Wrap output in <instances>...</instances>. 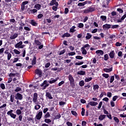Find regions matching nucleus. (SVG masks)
I'll list each match as a JSON object with an SVG mask.
<instances>
[{"label":"nucleus","mask_w":126,"mask_h":126,"mask_svg":"<svg viewBox=\"0 0 126 126\" xmlns=\"http://www.w3.org/2000/svg\"><path fill=\"white\" fill-rule=\"evenodd\" d=\"M50 113L49 112H47L46 115L44 116V119H47V118H50Z\"/></svg>","instance_id":"nucleus-45"},{"label":"nucleus","mask_w":126,"mask_h":126,"mask_svg":"<svg viewBox=\"0 0 126 126\" xmlns=\"http://www.w3.org/2000/svg\"><path fill=\"white\" fill-rule=\"evenodd\" d=\"M114 120L117 123V124H119V123H120V120H119V118H118V117H114Z\"/></svg>","instance_id":"nucleus-46"},{"label":"nucleus","mask_w":126,"mask_h":126,"mask_svg":"<svg viewBox=\"0 0 126 126\" xmlns=\"http://www.w3.org/2000/svg\"><path fill=\"white\" fill-rule=\"evenodd\" d=\"M36 74H37L38 75H39V77H41L42 76V71L39 69H36L35 71Z\"/></svg>","instance_id":"nucleus-16"},{"label":"nucleus","mask_w":126,"mask_h":126,"mask_svg":"<svg viewBox=\"0 0 126 126\" xmlns=\"http://www.w3.org/2000/svg\"><path fill=\"white\" fill-rule=\"evenodd\" d=\"M55 5H56V6H59V3L57 2L56 0H52L50 3V5L53 6Z\"/></svg>","instance_id":"nucleus-11"},{"label":"nucleus","mask_w":126,"mask_h":126,"mask_svg":"<svg viewBox=\"0 0 126 126\" xmlns=\"http://www.w3.org/2000/svg\"><path fill=\"white\" fill-rule=\"evenodd\" d=\"M107 96L109 98H111V97H112V93L109 92H107Z\"/></svg>","instance_id":"nucleus-62"},{"label":"nucleus","mask_w":126,"mask_h":126,"mask_svg":"<svg viewBox=\"0 0 126 126\" xmlns=\"http://www.w3.org/2000/svg\"><path fill=\"white\" fill-rule=\"evenodd\" d=\"M115 38H116L115 34H110L109 36L108 37L109 39H111V40H110L111 42H112V41H115Z\"/></svg>","instance_id":"nucleus-18"},{"label":"nucleus","mask_w":126,"mask_h":126,"mask_svg":"<svg viewBox=\"0 0 126 126\" xmlns=\"http://www.w3.org/2000/svg\"><path fill=\"white\" fill-rule=\"evenodd\" d=\"M44 122H45V123H46V124H50V123H52V120H51V119H49L46 118V119L44 120Z\"/></svg>","instance_id":"nucleus-41"},{"label":"nucleus","mask_w":126,"mask_h":126,"mask_svg":"<svg viewBox=\"0 0 126 126\" xmlns=\"http://www.w3.org/2000/svg\"><path fill=\"white\" fill-rule=\"evenodd\" d=\"M41 4H36L34 5V8H35L37 10H40L41 9Z\"/></svg>","instance_id":"nucleus-23"},{"label":"nucleus","mask_w":126,"mask_h":126,"mask_svg":"<svg viewBox=\"0 0 126 126\" xmlns=\"http://www.w3.org/2000/svg\"><path fill=\"white\" fill-rule=\"evenodd\" d=\"M118 98H119V96H118V95L114 96L112 98V100H113V102H115V101H116V100H117V99H118Z\"/></svg>","instance_id":"nucleus-54"},{"label":"nucleus","mask_w":126,"mask_h":126,"mask_svg":"<svg viewBox=\"0 0 126 126\" xmlns=\"http://www.w3.org/2000/svg\"><path fill=\"white\" fill-rule=\"evenodd\" d=\"M71 113L72 115H73V116H75V117H77V113H76L75 111L72 110L71 111Z\"/></svg>","instance_id":"nucleus-47"},{"label":"nucleus","mask_w":126,"mask_h":126,"mask_svg":"<svg viewBox=\"0 0 126 126\" xmlns=\"http://www.w3.org/2000/svg\"><path fill=\"white\" fill-rule=\"evenodd\" d=\"M30 24L32 25V26H38V23H37L34 20H32L31 21Z\"/></svg>","instance_id":"nucleus-21"},{"label":"nucleus","mask_w":126,"mask_h":126,"mask_svg":"<svg viewBox=\"0 0 126 126\" xmlns=\"http://www.w3.org/2000/svg\"><path fill=\"white\" fill-rule=\"evenodd\" d=\"M85 114V109H84V108H82L81 115L82 116V117L84 116Z\"/></svg>","instance_id":"nucleus-50"},{"label":"nucleus","mask_w":126,"mask_h":126,"mask_svg":"<svg viewBox=\"0 0 126 126\" xmlns=\"http://www.w3.org/2000/svg\"><path fill=\"white\" fill-rule=\"evenodd\" d=\"M92 37V34H91L90 33H87V36H86V39L87 40H89L90 39H91Z\"/></svg>","instance_id":"nucleus-28"},{"label":"nucleus","mask_w":126,"mask_h":126,"mask_svg":"<svg viewBox=\"0 0 126 126\" xmlns=\"http://www.w3.org/2000/svg\"><path fill=\"white\" fill-rule=\"evenodd\" d=\"M117 11H118L119 13H124V10L121 8H117Z\"/></svg>","instance_id":"nucleus-61"},{"label":"nucleus","mask_w":126,"mask_h":126,"mask_svg":"<svg viewBox=\"0 0 126 126\" xmlns=\"http://www.w3.org/2000/svg\"><path fill=\"white\" fill-rule=\"evenodd\" d=\"M14 98H15V96L14 94H11L10 95V101L11 103H13L14 102Z\"/></svg>","instance_id":"nucleus-29"},{"label":"nucleus","mask_w":126,"mask_h":126,"mask_svg":"<svg viewBox=\"0 0 126 126\" xmlns=\"http://www.w3.org/2000/svg\"><path fill=\"white\" fill-rule=\"evenodd\" d=\"M95 11V7L90 6L87 9L83 10V12L84 14H87V13H89L90 12H93Z\"/></svg>","instance_id":"nucleus-2"},{"label":"nucleus","mask_w":126,"mask_h":126,"mask_svg":"<svg viewBox=\"0 0 126 126\" xmlns=\"http://www.w3.org/2000/svg\"><path fill=\"white\" fill-rule=\"evenodd\" d=\"M120 27V26L119 25H111V28L112 29H118Z\"/></svg>","instance_id":"nucleus-32"},{"label":"nucleus","mask_w":126,"mask_h":126,"mask_svg":"<svg viewBox=\"0 0 126 126\" xmlns=\"http://www.w3.org/2000/svg\"><path fill=\"white\" fill-rule=\"evenodd\" d=\"M115 55H116V53H115V51L113 50L110 52L109 56L110 59H114L115 58Z\"/></svg>","instance_id":"nucleus-15"},{"label":"nucleus","mask_w":126,"mask_h":126,"mask_svg":"<svg viewBox=\"0 0 126 126\" xmlns=\"http://www.w3.org/2000/svg\"><path fill=\"white\" fill-rule=\"evenodd\" d=\"M126 17V12H125V14L121 17V19L117 20L118 23H120L121 22H123V20H125V19Z\"/></svg>","instance_id":"nucleus-14"},{"label":"nucleus","mask_w":126,"mask_h":126,"mask_svg":"<svg viewBox=\"0 0 126 126\" xmlns=\"http://www.w3.org/2000/svg\"><path fill=\"white\" fill-rule=\"evenodd\" d=\"M16 114L18 115V116L21 115L22 114V111H21L20 110V109H17L16 111Z\"/></svg>","instance_id":"nucleus-40"},{"label":"nucleus","mask_w":126,"mask_h":126,"mask_svg":"<svg viewBox=\"0 0 126 126\" xmlns=\"http://www.w3.org/2000/svg\"><path fill=\"white\" fill-rule=\"evenodd\" d=\"M77 74L79 75H85L86 74V72L83 70H80L78 71Z\"/></svg>","instance_id":"nucleus-20"},{"label":"nucleus","mask_w":126,"mask_h":126,"mask_svg":"<svg viewBox=\"0 0 126 126\" xmlns=\"http://www.w3.org/2000/svg\"><path fill=\"white\" fill-rule=\"evenodd\" d=\"M85 84V83L84 82V80H81L79 83V85L81 87H82L84 86Z\"/></svg>","instance_id":"nucleus-31"},{"label":"nucleus","mask_w":126,"mask_h":126,"mask_svg":"<svg viewBox=\"0 0 126 126\" xmlns=\"http://www.w3.org/2000/svg\"><path fill=\"white\" fill-rule=\"evenodd\" d=\"M49 86L50 84H49L48 81L47 80H44L43 82L40 85V86L42 90H45V89H46L47 87H49Z\"/></svg>","instance_id":"nucleus-3"},{"label":"nucleus","mask_w":126,"mask_h":126,"mask_svg":"<svg viewBox=\"0 0 126 126\" xmlns=\"http://www.w3.org/2000/svg\"><path fill=\"white\" fill-rule=\"evenodd\" d=\"M89 47H90V45L88 44H85L83 47L81 48L82 50V55H87V51L85 50V48L88 51L89 50Z\"/></svg>","instance_id":"nucleus-4"},{"label":"nucleus","mask_w":126,"mask_h":126,"mask_svg":"<svg viewBox=\"0 0 126 126\" xmlns=\"http://www.w3.org/2000/svg\"><path fill=\"white\" fill-rule=\"evenodd\" d=\"M45 96L46 100H48V99H49V100H52V99H53L52 94H51L50 92H46L45 94Z\"/></svg>","instance_id":"nucleus-9"},{"label":"nucleus","mask_w":126,"mask_h":126,"mask_svg":"<svg viewBox=\"0 0 126 126\" xmlns=\"http://www.w3.org/2000/svg\"><path fill=\"white\" fill-rule=\"evenodd\" d=\"M113 71V67H110V68H104L103 71L105 72H111V71Z\"/></svg>","instance_id":"nucleus-22"},{"label":"nucleus","mask_w":126,"mask_h":126,"mask_svg":"<svg viewBox=\"0 0 126 126\" xmlns=\"http://www.w3.org/2000/svg\"><path fill=\"white\" fill-rule=\"evenodd\" d=\"M42 116H43V112L42 111H39L38 113L36 115V120H41L42 118Z\"/></svg>","instance_id":"nucleus-10"},{"label":"nucleus","mask_w":126,"mask_h":126,"mask_svg":"<svg viewBox=\"0 0 126 126\" xmlns=\"http://www.w3.org/2000/svg\"><path fill=\"white\" fill-rule=\"evenodd\" d=\"M115 46H116V47H121V46H123V44H122V43H120L119 42H117L115 44Z\"/></svg>","instance_id":"nucleus-48"},{"label":"nucleus","mask_w":126,"mask_h":126,"mask_svg":"<svg viewBox=\"0 0 126 126\" xmlns=\"http://www.w3.org/2000/svg\"><path fill=\"white\" fill-rule=\"evenodd\" d=\"M58 79H59V78H56L55 79L51 78V80L47 81V82L50 83V84H53V83H55V82H57V81H58Z\"/></svg>","instance_id":"nucleus-13"},{"label":"nucleus","mask_w":126,"mask_h":126,"mask_svg":"<svg viewBox=\"0 0 126 126\" xmlns=\"http://www.w3.org/2000/svg\"><path fill=\"white\" fill-rule=\"evenodd\" d=\"M34 43L37 46H38V49L41 50V49H43V47H44V45L42 44V43L40 42L38 40L35 39L34 40Z\"/></svg>","instance_id":"nucleus-6"},{"label":"nucleus","mask_w":126,"mask_h":126,"mask_svg":"<svg viewBox=\"0 0 126 126\" xmlns=\"http://www.w3.org/2000/svg\"><path fill=\"white\" fill-rule=\"evenodd\" d=\"M83 63H84V62L83 61H82L80 63H75V65H81L83 64Z\"/></svg>","instance_id":"nucleus-53"},{"label":"nucleus","mask_w":126,"mask_h":126,"mask_svg":"<svg viewBox=\"0 0 126 126\" xmlns=\"http://www.w3.org/2000/svg\"><path fill=\"white\" fill-rule=\"evenodd\" d=\"M0 87L2 89V90H4V89H5V85H4V84L3 83L0 84Z\"/></svg>","instance_id":"nucleus-43"},{"label":"nucleus","mask_w":126,"mask_h":126,"mask_svg":"<svg viewBox=\"0 0 126 126\" xmlns=\"http://www.w3.org/2000/svg\"><path fill=\"white\" fill-rule=\"evenodd\" d=\"M14 53H15V54H16V55H20V51H18L17 49H14L13 50Z\"/></svg>","instance_id":"nucleus-52"},{"label":"nucleus","mask_w":126,"mask_h":126,"mask_svg":"<svg viewBox=\"0 0 126 126\" xmlns=\"http://www.w3.org/2000/svg\"><path fill=\"white\" fill-rule=\"evenodd\" d=\"M115 80V76H111L110 79V83H113Z\"/></svg>","instance_id":"nucleus-37"},{"label":"nucleus","mask_w":126,"mask_h":126,"mask_svg":"<svg viewBox=\"0 0 126 126\" xmlns=\"http://www.w3.org/2000/svg\"><path fill=\"white\" fill-rule=\"evenodd\" d=\"M15 99L21 100L23 99V95L21 94L18 93L15 95Z\"/></svg>","instance_id":"nucleus-8"},{"label":"nucleus","mask_w":126,"mask_h":126,"mask_svg":"<svg viewBox=\"0 0 126 126\" xmlns=\"http://www.w3.org/2000/svg\"><path fill=\"white\" fill-rule=\"evenodd\" d=\"M102 76H103V77H104L105 78H108L109 74L103 73V74H102Z\"/></svg>","instance_id":"nucleus-55"},{"label":"nucleus","mask_w":126,"mask_h":126,"mask_svg":"<svg viewBox=\"0 0 126 126\" xmlns=\"http://www.w3.org/2000/svg\"><path fill=\"white\" fill-rule=\"evenodd\" d=\"M13 113V110H10L7 112V115L12 118V119H16V115L14 114Z\"/></svg>","instance_id":"nucleus-7"},{"label":"nucleus","mask_w":126,"mask_h":126,"mask_svg":"<svg viewBox=\"0 0 126 126\" xmlns=\"http://www.w3.org/2000/svg\"><path fill=\"white\" fill-rule=\"evenodd\" d=\"M38 100V94L37 93H34L33 94V96L32 98V101L34 104H36L34 106L35 110H39L40 108H41V104H42V101H37Z\"/></svg>","instance_id":"nucleus-1"},{"label":"nucleus","mask_w":126,"mask_h":126,"mask_svg":"<svg viewBox=\"0 0 126 126\" xmlns=\"http://www.w3.org/2000/svg\"><path fill=\"white\" fill-rule=\"evenodd\" d=\"M11 57H12V55H11V54L10 53H9L7 54L8 61H9V60H10V59H11Z\"/></svg>","instance_id":"nucleus-57"},{"label":"nucleus","mask_w":126,"mask_h":126,"mask_svg":"<svg viewBox=\"0 0 126 126\" xmlns=\"http://www.w3.org/2000/svg\"><path fill=\"white\" fill-rule=\"evenodd\" d=\"M93 89L94 90H96V89H99V85H94Z\"/></svg>","instance_id":"nucleus-58"},{"label":"nucleus","mask_w":126,"mask_h":126,"mask_svg":"<svg viewBox=\"0 0 126 126\" xmlns=\"http://www.w3.org/2000/svg\"><path fill=\"white\" fill-rule=\"evenodd\" d=\"M76 27L75 26H72V28H71L69 30L70 33H74V32H75V29Z\"/></svg>","instance_id":"nucleus-26"},{"label":"nucleus","mask_w":126,"mask_h":126,"mask_svg":"<svg viewBox=\"0 0 126 126\" xmlns=\"http://www.w3.org/2000/svg\"><path fill=\"white\" fill-rule=\"evenodd\" d=\"M104 61H108V60H109V55H108V54L104 55Z\"/></svg>","instance_id":"nucleus-49"},{"label":"nucleus","mask_w":126,"mask_h":126,"mask_svg":"<svg viewBox=\"0 0 126 126\" xmlns=\"http://www.w3.org/2000/svg\"><path fill=\"white\" fill-rule=\"evenodd\" d=\"M90 104H91V106H97V105H98V103L94 101H90Z\"/></svg>","instance_id":"nucleus-33"},{"label":"nucleus","mask_w":126,"mask_h":126,"mask_svg":"<svg viewBox=\"0 0 126 126\" xmlns=\"http://www.w3.org/2000/svg\"><path fill=\"white\" fill-rule=\"evenodd\" d=\"M75 58L77 60H82L83 59V57H82L81 56H76Z\"/></svg>","instance_id":"nucleus-59"},{"label":"nucleus","mask_w":126,"mask_h":126,"mask_svg":"<svg viewBox=\"0 0 126 126\" xmlns=\"http://www.w3.org/2000/svg\"><path fill=\"white\" fill-rule=\"evenodd\" d=\"M17 37H18V33H15L13 35L10 37V39H11V40H14V39H16Z\"/></svg>","instance_id":"nucleus-19"},{"label":"nucleus","mask_w":126,"mask_h":126,"mask_svg":"<svg viewBox=\"0 0 126 126\" xmlns=\"http://www.w3.org/2000/svg\"><path fill=\"white\" fill-rule=\"evenodd\" d=\"M22 44H23V42H22V41H20L16 44H15V47L16 49H20V47L21 46V45H22Z\"/></svg>","instance_id":"nucleus-17"},{"label":"nucleus","mask_w":126,"mask_h":126,"mask_svg":"<svg viewBox=\"0 0 126 126\" xmlns=\"http://www.w3.org/2000/svg\"><path fill=\"white\" fill-rule=\"evenodd\" d=\"M65 53V49H63L62 50L60 53H59V56H62V55H63Z\"/></svg>","instance_id":"nucleus-56"},{"label":"nucleus","mask_w":126,"mask_h":126,"mask_svg":"<svg viewBox=\"0 0 126 126\" xmlns=\"http://www.w3.org/2000/svg\"><path fill=\"white\" fill-rule=\"evenodd\" d=\"M70 34H69L68 32H66L62 35V38H64L65 37H70Z\"/></svg>","instance_id":"nucleus-34"},{"label":"nucleus","mask_w":126,"mask_h":126,"mask_svg":"<svg viewBox=\"0 0 126 126\" xmlns=\"http://www.w3.org/2000/svg\"><path fill=\"white\" fill-rule=\"evenodd\" d=\"M106 117V115H100L98 117V120H99V121H103Z\"/></svg>","instance_id":"nucleus-25"},{"label":"nucleus","mask_w":126,"mask_h":126,"mask_svg":"<svg viewBox=\"0 0 126 126\" xmlns=\"http://www.w3.org/2000/svg\"><path fill=\"white\" fill-rule=\"evenodd\" d=\"M84 2V5H85V4H91V3H92V2H91V1H89V0H86Z\"/></svg>","instance_id":"nucleus-44"},{"label":"nucleus","mask_w":126,"mask_h":126,"mask_svg":"<svg viewBox=\"0 0 126 126\" xmlns=\"http://www.w3.org/2000/svg\"><path fill=\"white\" fill-rule=\"evenodd\" d=\"M38 12V10L36 9H33L32 10H30L31 13H32V14H34V13H36Z\"/></svg>","instance_id":"nucleus-35"},{"label":"nucleus","mask_w":126,"mask_h":126,"mask_svg":"<svg viewBox=\"0 0 126 126\" xmlns=\"http://www.w3.org/2000/svg\"><path fill=\"white\" fill-rule=\"evenodd\" d=\"M112 27V25L105 24L103 25V29H110Z\"/></svg>","instance_id":"nucleus-12"},{"label":"nucleus","mask_w":126,"mask_h":126,"mask_svg":"<svg viewBox=\"0 0 126 126\" xmlns=\"http://www.w3.org/2000/svg\"><path fill=\"white\" fill-rule=\"evenodd\" d=\"M61 117H62V116H61V114L58 113L57 115L55 116L54 120H58L59 119H61Z\"/></svg>","instance_id":"nucleus-36"},{"label":"nucleus","mask_w":126,"mask_h":126,"mask_svg":"<svg viewBox=\"0 0 126 126\" xmlns=\"http://www.w3.org/2000/svg\"><path fill=\"white\" fill-rule=\"evenodd\" d=\"M93 78L92 77H90V78H87L86 77V78L85 79V82H89V81H91V80H92Z\"/></svg>","instance_id":"nucleus-38"},{"label":"nucleus","mask_w":126,"mask_h":126,"mask_svg":"<svg viewBox=\"0 0 126 126\" xmlns=\"http://www.w3.org/2000/svg\"><path fill=\"white\" fill-rule=\"evenodd\" d=\"M36 60H37V58H36V56H34L33 59H32V65L36 64Z\"/></svg>","instance_id":"nucleus-27"},{"label":"nucleus","mask_w":126,"mask_h":126,"mask_svg":"<svg viewBox=\"0 0 126 126\" xmlns=\"http://www.w3.org/2000/svg\"><path fill=\"white\" fill-rule=\"evenodd\" d=\"M102 7L103 8H107V7H108L109 6V1H106L105 2L103 3V5H102Z\"/></svg>","instance_id":"nucleus-24"},{"label":"nucleus","mask_w":126,"mask_h":126,"mask_svg":"<svg viewBox=\"0 0 126 126\" xmlns=\"http://www.w3.org/2000/svg\"><path fill=\"white\" fill-rule=\"evenodd\" d=\"M43 16H44V15H43V14H39L37 15V18L38 19H41V18H42Z\"/></svg>","instance_id":"nucleus-60"},{"label":"nucleus","mask_w":126,"mask_h":126,"mask_svg":"<svg viewBox=\"0 0 126 126\" xmlns=\"http://www.w3.org/2000/svg\"><path fill=\"white\" fill-rule=\"evenodd\" d=\"M86 125H87V122H86V121H84L82 122V126H86Z\"/></svg>","instance_id":"nucleus-64"},{"label":"nucleus","mask_w":126,"mask_h":126,"mask_svg":"<svg viewBox=\"0 0 126 126\" xmlns=\"http://www.w3.org/2000/svg\"><path fill=\"white\" fill-rule=\"evenodd\" d=\"M76 53H75V52H70L69 53H68V55L69 56H75V55H76Z\"/></svg>","instance_id":"nucleus-63"},{"label":"nucleus","mask_w":126,"mask_h":126,"mask_svg":"<svg viewBox=\"0 0 126 126\" xmlns=\"http://www.w3.org/2000/svg\"><path fill=\"white\" fill-rule=\"evenodd\" d=\"M68 80L70 81V85L72 87H74L75 86V83L74 82V78L71 75L68 76Z\"/></svg>","instance_id":"nucleus-5"},{"label":"nucleus","mask_w":126,"mask_h":126,"mask_svg":"<svg viewBox=\"0 0 126 126\" xmlns=\"http://www.w3.org/2000/svg\"><path fill=\"white\" fill-rule=\"evenodd\" d=\"M50 65H51V63L50 62H48L45 64V67L46 68H48V67H50Z\"/></svg>","instance_id":"nucleus-51"},{"label":"nucleus","mask_w":126,"mask_h":126,"mask_svg":"<svg viewBox=\"0 0 126 126\" xmlns=\"http://www.w3.org/2000/svg\"><path fill=\"white\" fill-rule=\"evenodd\" d=\"M95 53L96 54H99L100 56H103V55H104V52L103 50H97L96 51Z\"/></svg>","instance_id":"nucleus-30"},{"label":"nucleus","mask_w":126,"mask_h":126,"mask_svg":"<svg viewBox=\"0 0 126 126\" xmlns=\"http://www.w3.org/2000/svg\"><path fill=\"white\" fill-rule=\"evenodd\" d=\"M78 27L79 28H83L84 27V24L83 23H78Z\"/></svg>","instance_id":"nucleus-42"},{"label":"nucleus","mask_w":126,"mask_h":126,"mask_svg":"<svg viewBox=\"0 0 126 126\" xmlns=\"http://www.w3.org/2000/svg\"><path fill=\"white\" fill-rule=\"evenodd\" d=\"M100 19H101V20L102 21H105L107 20V16H103V15L101 16H100Z\"/></svg>","instance_id":"nucleus-39"}]
</instances>
